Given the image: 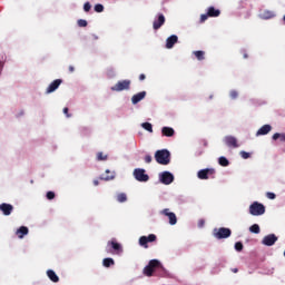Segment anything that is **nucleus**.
<instances>
[{
	"label": "nucleus",
	"instance_id": "1",
	"mask_svg": "<svg viewBox=\"0 0 285 285\" xmlns=\"http://www.w3.org/2000/svg\"><path fill=\"white\" fill-rule=\"evenodd\" d=\"M155 159L160 166H168L170 164V151L168 149H160L155 153Z\"/></svg>",
	"mask_w": 285,
	"mask_h": 285
},
{
	"label": "nucleus",
	"instance_id": "2",
	"mask_svg": "<svg viewBox=\"0 0 285 285\" xmlns=\"http://www.w3.org/2000/svg\"><path fill=\"white\" fill-rule=\"evenodd\" d=\"M213 235L216 239H228L233 235V230L227 227L215 228Z\"/></svg>",
	"mask_w": 285,
	"mask_h": 285
},
{
	"label": "nucleus",
	"instance_id": "3",
	"mask_svg": "<svg viewBox=\"0 0 285 285\" xmlns=\"http://www.w3.org/2000/svg\"><path fill=\"white\" fill-rule=\"evenodd\" d=\"M249 213H250L254 217H259V215H264V213H266V207L264 206V204L254 202V203L249 206Z\"/></svg>",
	"mask_w": 285,
	"mask_h": 285
},
{
	"label": "nucleus",
	"instance_id": "4",
	"mask_svg": "<svg viewBox=\"0 0 285 285\" xmlns=\"http://www.w3.org/2000/svg\"><path fill=\"white\" fill-rule=\"evenodd\" d=\"M215 175H217L215 168H205L197 173L198 179H215Z\"/></svg>",
	"mask_w": 285,
	"mask_h": 285
},
{
	"label": "nucleus",
	"instance_id": "5",
	"mask_svg": "<svg viewBox=\"0 0 285 285\" xmlns=\"http://www.w3.org/2000/svg\"><path fill=\"white\" fill-rule=\"evenodd\" d=\"M130 80L118 81L115 86L110 88L112 92H121L124 90H130Z\"/></svg>",
	"mask_w": 285,
	"mask_h": 285
},
{
	"label": "nucleus",
	"instance_id": "6",
	"mask_svg": "<svg viewBox=\"0 0 285 285\" xmlns=\"http://www.w3.org/2000/svg\"><path fill=\"white\" fill-rule=\"evenodd\" d=\"M107 246H111L114 255H121V253H124V247H121V244L117 243L116 239L109 240Z\"/></svg>",
	"mask_w": 285,
	"mask_h": 285
},
{
	"label": "nucleus",
	"instance_id": "7",
	"mask_svg": "<svg viewBox=\"0 0 285 285\" xmlns=\"http://www.w3.org/2000/svg\"><path fill=\"white\" fill-rule=\"evenodd\" d=\"M161 215H165V217H168L170 226H175V224H177V215L170 212V209L168 208L163 209Z\"/></svg>",
	"mask_w": 285,
	"mask_h": 285
},
{
	"label": "nucleus",
	"instance_id": "8",
	"mask_svg": "<svg viewBox=\"0 0 285 285\" xmlns=\"http://www.w3.org/2000/svg\"><path fill=\"white\" fill-rule=\"evenodd\" d=\"M276 242H277L276 235L269 234L263 238L262 244H264V246H275Z\"/></svg>",
	"mask_w": 285,
	"mask_h": 285
},
{
	"label": "nucleus",
	"instance_id": "9",
	"mask_svg": "<svg viewBox=\"0 0 285 285\" xmlns=\"http://www.w3.org/2000/svg\"><path fill=\"white\" fill-rule=\"evenodd\" d=\"M224 142L226 144V146H228V148H239V144H237V138H235L234 136H226L224 138Z\"/></svg>",
	"mask_w": 285,
	"mask_h": 285
},
{
	"label": "nucleus",
	"instance_id": "10",
	"mask_svg": "<svg viewBox=\"0 0 285 285\" xmlns=\"http://www.w3.org/2000/svg\"><path fill=\"white\" fill-rule=\"evenodd\" d=\"M63 83V80L61 79H56L53 80L47 88V95H50L51 92H55L57 88H59Z\"/></svg>",
	"mask_w": 285,
	"mask_h": 285
},
{
	"label": "nucleus",
	"instance_id": "11",
	"mask_svg": "<svg viewBox=\"0 0 285 285\" xmlns=\"http://www.w3.org/2000/svg\"><path fill=\"white\" fill-rule=\"evenodd\" d=\"M135 179H150V177L146 174V169L136 168L134 170Z\"/></svg>",
	"mask_w": 285,
	"mask_h": 285
},
{
	"label": "nucleus",
	"instance_id": "12",
	"mask_svg": "<svg viewBox=\"0 0 285 285\" xmlns=\"http://www.w3.org/2000/svg\"><path fill=\"white\" fill-rule=\"evenodd\" d=\"M166 23V17H164L163 13L158 14V19L154 21L153 23V28L154 30H159V28H161V26H164Z\"/></svg>",
	"mask_w": 285,
	"mask_h": 285
},
{
	"label": "nucleus",
	"instance_id": "13",
	"mask_svg": "<svg viewBox=\"0 0 285 285\" xmlns=\"http://www.w3.org/2000/svg\"><path fill=\"white\" fill-rule=\"evenodd\" d=\"M0 210L3 213V215H12V210H14V207L8 203H3L0 205Z\"/></svg>",
	"mask_w": 285,
	"mask_h": 285
},
{
	"label": "nucleus",
	"instance_id": "14",
	"mask_svg": "<svg viewBox=\"0 0 285 285\" xmlns=\"http://www.w3.org/2000/svg\"><path fill=\"white\" fill-rule=\"evenodd\" d=\"M273 130V126L271 125H264L262 126L257 132H256V137H261V136H264V135H268V132H271Z\"/></svg>",
	"mask_w": 285,
	"mask_h": 285
},
{
	"label": "nucleus",
	"instance_id": "15",
	"mask_svg": "<svg viewBox=\"0 0 285 285\" xmlns=\"http://www.w3.org/2000/svg\"><path fill=\"white\" fill-rule=\"evenodd\" d=\"M142 99H146V91H140L131 97V102L135 105L139 104V101H142Z\"/></svg>",
	"mask_w": 285,
	"mask_h": 285
},
{
	"label": "nucleus",
	"instance_id": "16",
	"mask_svg": "<svg viewBox=\"0 0 285 285\" xmlns=\"http://www.w3.org/2000/svg\"><path fill=\"white\" fill-rule=\"evenodd\" d=\"M177 41H179V38L175 35L170 36L167 38L166 40V48L170 49L175 47V43H177Z\"/></svg>",
	"mask_w": 285,
	"mask_h": 285
},
{
	"label": "nucleus",
	"instance_id": "17",
	"mask_svg": "<svg viewBox=\"0 0 285 285\" xmlns=\"http://www.w3.org/2000/svg\"><path fill=\"white\" fill-rule=\"evenodd\" d=\"M28 233H30V229H28L26 226H21L17 229L16 235L19 239H23V236L28 235Z\"/></svg>",
	"mask_w": 285,
	"mask_h": 285
},
{
	"label": "nucleus",
	"instance_id": "18",
	"mask_svg": "<svg viewBox=\"0 0 285 285\" xmlns=\"http://www.w3.org/2000/svg\"><path fill=\"white\" fill-rule=\"evenodd\" d=\"M161 135L163 137H173L175 135V129H173V127H163Z\"/></svg>",
	"mask_w": 285,
	"mask_h": 285
},
{
	"label": "nucleus",
	"instance_id": "19",
	"mask_svg": "<svg viewBox=\"0 0 285 285\" xmlns=\"http://www.w3.org/2000/svg\"><path fill=\"white\" fill-rule=\"evenodd\" d=\"M47 277H49V279L51 282H53L55 284H57L59 282V276L57 275V273H55V271L52 269H48L47 271Z\"/></svg>",
	"mask_w": 285,
	"mask_h": 285
},
{
	"label": "nucleus",
	"instance_id": "20",
	"mask_svg": "<svg viewBox=\"0 0 285 285\" xmlns=\"http://www.w3.org/2000/svg\"><path fill=\"white\" fill-rule=\"evenodd\" d=\"M219 14H222V11H219V9H215V7H209L207 9V16L209 17H219Z\"/></svg>",
	"mask_w": 285,
	"mask_h": 285
},
{
	"label": "nucleus",
	"instance_id": "21",
	"mask_svg": "<svg viewBox=\"0 0 285 285\" xmlns=\"http://www.w3.org/2000/svg\"><path fill=\"white\" fill-rule=\"evenodd\" d=\"M194 57H196V59L198 61H204L206 59V52L198 50V51H193Z\"/></svg>",
	"mask_w": 285,
	"mask_h": 285
},
{
	"label": "nucleus",
	"instance_id": "22",
	"mask_svg": "<svg viewBox=\"0 0 285 285\" xmlns=\"http://www.w3.org/2000/svg\"><path fill=\"white\" fill-rule=\"evenodd\" d=\"M262 19H273V17H275V12L271 11V10H264L261 13Z\"/></svg>",
	"mask_w": 285,
	"mask_h": 285
},
{
	"label": "nucleus",
	"instance_id": "23",
	"mask_svg": "<svg viewBox=\"0 0 285 285\" xmlns=\"http://www.w3.org/2000/svg\"><path fill=\"white\" fill-rule=\"evenodd\" d=\"M159 179H175V176L170 171H163L159 174Z\"/></svg>",
	"mask_w": 285,
	"mask_h": 285
},
{
	"label": "nucleus",
	"instance_id": "24",
	"mask_svg": "<svg viewBox=\"0 0 285 285\" xmlns=\"http://www.w3.org/2000/svg\"><path fill=\"white\" fill-rule=\"evenodd\" d=\"M102 265L105 266V268H110V266H115V259L104 258Z\"/></svg>",
	"mask_w": 285,
	"mask_h": 285
},
{
	"label": "nucleus",
	"instance_id": "25",
	"mask_svg": "<svg viewBox=\"0 0 285 285\" xmlns=\"http://www.w3.org/2000/svg\"><path fill=\"white\" fill-rule=\"evenodd\" d=\"M272 139L274 141H277V139H279V141L285 142V134L276 132L272 136Z\"/></svg>",
	"mask_w": 285,
	"mask_h": 285
},
{
	"label": "nucleus",
	"instance_id": "26",
	"mask_svg": "<svg viewBox=\"0 0 285 285\" xmlns=\"http://www.w3.org/2000/svg\"><path fill=\"white\" fill-rule=\"evenodd\" d=\"M153 273H155V269L153 267H150L149 265H147L144 268V275H146L147 277H153Z\"/></svg>",
	"mask_w": 285,
	"mask_h": 285
},
{
	"label": "nucleus",
	"instance_id": "27",
	"mask_svg": "<svg viewBox=\"0 0 285 285\" xmlns=\"http://www.w3.org/2000/svg\"><path fill=\"white\" fill-rule=\"evenodd\" d=\"M218 164L219 166H223V167L230 166V161H228L227 158L224 156L218 158Z\"/></svg>",
	"mask_w": 285,
	"mask_h": 285
},
{
	"label": "nucleus",
	"instance_id": "28",
	"mask_svg": "<svg viewBox=\"0 0 285 285\" xmlns=\"http://www.w3.org/2000/svg\"><path fill=\"white\" fill-rule=\"evenodd\" d=\"M117 177V173L115 170L107 169L105 179H115Z\"/></svg>",
	"mask_w": 285,
	"mask_h": 285
},
{
	"label": "nucleus",
	"instance_id": "29",
	"mask_svg": "<svg viewBox=\"0 0 285 285\" xmlns=\"http://www.w3.org/2000/svg\"><path fill=\"white\" fill-rule=\"evenodd\" d=\"M127 200H128V196H126L125 193L117 195V202H119L120 204H124V202H127Z\"/></svg>",
	"mask_w": 285,
	"mask_h": 285
},
{
	"label": "nucleus",
	"instance_id": "30",
	"mask_svg": "<svg viewBox=\"0 0 285 285\" xmlns=\"http://www.w3.org/2000/svg\"><path fill=\"white\" fill-rule=\"evenodd\" d=\"M139 245L144 246V248H148V238H147V236H141L139 238Z\"/></svg>",
	"mask_w": 285,
	"mask_h": 285
},
{
	"label": "nucleus",
	"instance_id": "31",
	"mask_svg": "<svg viewBox=\"0 0 285 285\" xmlns=\"http://www.w3.org/2000/svg\"><path fill=\"white\" fill-rule=\"evenodd\" d=\"M148 265L151 267V269L155 271V268H159L160 263H159V261H157V259H151V261L148 263Z\"/></svg>",
	"mask_w": 285,
	"mask_h": 285
},
{
	"label": "nucleus",
	"instance_id": "32",
	"mask_svg": "<svg viewBox=\"0 0 285 285\" xmlns=\"http://www.w3.org/2000/svg\"><path fill=\"white\" fill-rule=\"evenodd\" d=\"M249 230H250L252 233H254L255 235H259V233H261L259 225H257V224L252 225V226L249 227Z\"/></svg>",
	"mask_w": 285,
	"mask_h": 285
},
{
	"label": "nucleus",
	"instance_id": "33",
	"mask_svg": "<svg viewBox=\"0 0 285 285\" xmlns=\"http://www.w3.org/2000/svg\"><path fill=\"white\" fill-rule=\"evenodd\" d=\"M141 127L147 130V132H153V124L150 122H142Z\"/></svg>",
	"mask_w": 285,
	"mask_h": 285
},
{
	"label": "nucleus",
	"instance_id": "34",
	"mask_svg": "<svg viewBox=\"0 0 285 285\" xmlns=\"http://www.w3.org/2000/svg\"><path fill=\"white\" fill-rule=\"evenodd\" d=\"M97 159L98 161H106V159H108V155H104V153H98L97 154Z\"/></svg>",
	"mask_w": 285,
	"mask_h": 285
},
{
	"label": "nucleus",
	"instance_id": "35",
	"mask_svg": "<svg viewBox=\"0 0 285 285\" xmlns=\"http://www.w3.org/2000/svg\"><path fill=\"white\" fill-rule=\"evenodd\" d=\"M235 250H237L238 253H242L244 250V244L242 242H237L235 244Z\"/></svg>",
	"mask_w": 285,
	"mask_h": 285
},
{
	"label": "nucleus",
	"instance_id": "36",
	"mask_svg": "<svg viewBox=\"0 0 285 285\" xmlns=\"http://www.w3.org/2000/svg\"><path fill=\"white\" fill-rule=\"evenodd\" d=\"M95 12H104V4L98 3L94 7Z\"/></svg>",
	"mask_w": 285,
	"mask_h": 285
},
{
	"label": "nucleus",
	"instance_id": "37",
	"mask_svg": "<svg viewBox=\"0 0 285 285\" xmlns=\"http://www.w3.org/2000/svg\"><path fill=\"white\" fill-rule=\"evenodd\" d=\"M78 26L79 28H86L88 26V21H86L85 19H79Z\"/></svg>",
	"mask_w": 285,
	"mask_h": 285
},
{
	"label": "nucleus",
	"instance_id": "38",
	"mask_svg": "<svg viewBox=\"0 0 285 285\" xmlns=\"http://www.w3.org/2000/svg\"><path fill=\"white\" fill-rule=\"evenodd\" d=\"M229 97L230 99H237V97H239V94L237 92V90H232L229 92Z\"/></svg>",
	"mask_w": 285,
	"mask_h": 285
},
{
	"label": "nucleus",
	"instance_id": "39",
	"mask_svg": "<svg viewBox=\"0 0 285 285\" xmlns=\"http://www.w3.org/2000/svg\"><path fill=\"white\" fill-rule=\"evenodd\" d=\"M149 242H157V236L155 234H150L149 236H147V243Z\"/></svg>",
	"mask_w": 285,
	"mask_h": 285
},
{
	"label": "nucleus",
	"instance_id": "40",
	"mask_svg": "<svg viewBox=\"0 0 285 285\" xmlns=\"http://www.w3.org/2000/svg\"><path fill=\"white\" fill-rule=\"evenodd\" d=\"M208 17H210L208 13H203L200 16V23H204V21H207L208 20Z\"/></svg>",
	"mask_w": 285,
	"mask_h": 285
},
{
	"label": "nucleus",
	"instance_id": "41",
	"mask_svg": "<svg viewBox=\"0 0 285 285\" xmlns=\"http://www.w3.org/2000/svg\"><path fill=\"white\" fill-rule=\"evenodd\" d=\"M240 157H242L243 159H248V158L250 157V154L247 153V151H240Z\"/></svg>",
	"mask_w": 285,
	"mask_h": 285
},
{
	"label": "nucleus",
	"instance_id": "42",
	"mask_svg": "<svg viewBox=\"0 0 285 285\" xmlns=\"http://www.w3.org/2000/svg\"><path fill=\"white\" fill-rule=\"evenodd\" d=\"M91 8H92V6L90 4V2H86V3L83 4V10H85L86 12H88L89 10H91Z\"/></svg>",
	"mask_w": 285,
	"mask_h": 285
},
{
	"label": "nucleus",
	"instance_id": "43",
	"mask_svg": "<svg viewBox=\"0 0 285 285\" xmlns=\"http://www.w3.org/2000/svg\"><path fill=\"white\" fill-rule=\"evenodd\" d=\"M62 112H63V115H66V117H67L68 119H70V117H72V115L69 114L68 107H65L63 110H62Z\"/></svg>",
	"mask_w": 285,
	"mask_h": 285
},
{
	"label": "nucleus",
	"instance_id": "44",
	"mask_svg": "<svg viewBox=\"0 0 285 285\" xmlns=\"http://www.w3.org/2000/svg\"><path fill=\"white\" fill-rule=\"evenodd\" d=\"M266 197H267V199H275V197H277V196L275 195V193L268 191V193L266 194Z\"/></svg>",
	"mask_w": 285,
	"mask_h": 285
},
{
	"label": "nucleus",
	"instance_id": "45",
	"mask_svg": "<svg viewBox=\"0 0 285 285\" xmlns=\"http://www.w3.org/2000/svg\"><path fill=\"white\" fill-rule=\"evenodd\" d=\"M151 161H153V156L146 155V156H145V163H146V164H150Z\"/></svg>",
	"mask_w": 285,
	"mask_h": 285
},
{
	"label": "nucleus",
	"instance_id": "46",
	"mask_svg": "<svg viewBox=\"0 0 285 285\" xmlns=\"http://www.w3.org/2000/svg\"><path fill=\"white\" fill-rule=\"evenodd\" d=\"M173 179H160V184H165V186H169Z\"/></svg>",
	"mask_w": 285,
	"mask_h": 285
},
{
	"label": "nucleus",
	"instance_id": "47",
	"mask_svg": "<svg viewBox=\"0 0 285 285\" xmlns=\"http://www.w3.org/2000/svg\"><path fill=\"white\" fill-rule=\"evenodd\" d=\"M53 198H55V191H48L47 199H53Z\"/></svg>",
	"mask_w": 285,
	"mask_h": 285
},
{
	"label": "nucleus",
	"instance_id": "48",
	"mask_svg": "<svg viewBox=\"0 0 285 285\" xmlns=\"http://www.w3.org/2000/svg\"><path fill=\"white\" fill-rule=\"evenodd\" d=\"M206 224V222H204V219H200L199 222H198V226H199V228H203V226Z\"/></svg>",
	"mask_w": 285,
	"mask_h": 285
},
{
	"label": "nucleus",
	"instance_id": "49",
	"mask_svg": "<svg viewBox=\"0 0 285 285\" xmlns=\"http://www.w3.org/2000/svg\"><path fill=\"white\" fill-rule=\"evenodd\" d=\"M145 79H146V75L141 73V75L139 76V81H144Z\"/></svg>",
	"mask_w": 285,
	"mask_h": 285
},
{
	"label": "nucleus",
	"instance_id": "50",
	"mask_svg": "<svg viewBox=\"0 0 285 285\" xmlns=\"http://www.w3.org/2000/svg\"><path fill=\"white\" fill-rule=\"evenodd\" d=\"M2 70H3V61H0V75Z\"/></svg>",
	"mask_w": 285,
	"mask_h": 285
},
{
	"label": "nucleus",
	"instance_id": "51",
	"mask_svg": "<svg viewBox=\"0 0 285 285\" xmlns=\"http://www.w3.org/2000/svg\"><path fill=\"white\" fill-rule=\"evenodd\" d=\"M69 72H75V67L69 66Z\"/></svg>",
	"mask_w": 285,
	"mask_h": 285
},
{
	"label": "nucleus",
	"instance_id": "52",
	"mask_svg": "<svg viewBox=\"0 0 285 285\" xmlns=\"http://www.w3.org/2000/svg\"><path fill=\"white\" fill-rule=\"evenodd\" d=\"M232 273H239V269L233 268V269H232Z\"/></svg>",
	"mask_w": 285,
	"mask_h": 285
},
{
	"label": "nucleus",
	"instance_id": "53",
	"mask_svg": "<svg viewBox=\"0 0 285 285\" xmlns=\"http://www.w3.org/2000/svg\"><path fill=\"white\" fill-rule=\"evenodd\" d=\"M243 57H244V59H248V53L245 52V53L243 55Z\"/></svg>",
	"mask_w": 285,
	"mask_h": 285
},
{
	"label": "nucleus",
	"instance_id": "54",
	"mask_svg": "<svg viewBox=\"0 0 285 285\" xmlns=\"http://www.w3.org/2000/svg\"><path fill=\"white\" fill-rule=\"evenodd\" d=\"M94 184H95L96 186H99V180H95Z\"/></svg>",
	"mask_w": 285,
	"mask_h": 285
},
{
	"label": "nucleus",
	"instance_id": "55",
	"mask_svg": "<svg viewBox=\"0 0 285 285\" xmlns=\"http://www.w3.org/2000/svg\"><path fill=\"white\" fill-rule=\"evenodd\" d=\"M139 181H147V179H139Z\"/></svg>",
	"mask_w": 285,
	"mask_h": 285
}]
</instances>
